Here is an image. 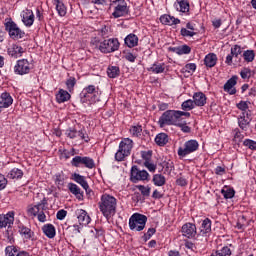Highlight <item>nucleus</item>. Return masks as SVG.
<instances>
[{
    "instance_id": "23",
    "label": "nucleus",
    "mask_w": 256,
    "mask_h": 256,
    "mask_svg": "<svg viewBox=\"0 0 256 256\" xmlns=\"http://www.w3.org/2000/svg\"><path fill=\"white\" fill-rule=\"evenodd\" d=\"M160 22L162 25H179V23H181V20L171 15H163L160 17Z\"/></svg>"
},
{
    "instance_id": "38",
    "label": "nucleus",
    "mask_w": 256,
    "mask_h": 256,
    "mask_svg": "<svg viewBox=\"0 0 256 256\" xmlns=\"http://www.w3.org/2000/svg\"><path fill=\"white\" fill-rule=\"evenodd\" d=\"M153 183L157 187H163V185H165L166 183L165 176H163L162 174H155L153 176Z\"/></svg>"
},
{
    "instance_id": "45",
    "label": "nucleus",
    "mask_w": 256,
    "mask_h": 256,
    "mask_svg": "<svg viewBox=\"0 0 256 256\" xmlns=\"http://www.w3.org/2000/svg\"><path fill=\"white\" fill-rule=\"evenodd\" d=\"M230 53L234 56V59H239V55H241V53H243V50L241 49V47L239 45L236 44L231 48Z\"/></svg>"
},
{
    "instance_id": "43",
    "label": "nucleus",
    "mask_w": 256,
    "mask_h": 256,
    "mask_svg": "<svg viewBox=\"0 0 256 256\" xmlns=\"http://www.w3.org/2000/svg\"><path fill=\"white\" fill-rule=\"evenodd\" d=\"M182 109L183 111H191L192 109H195V102L191 99L184 101L182 103Z\"/></svg>"
},
{
    "instance_id": "13",
    "label": "nucleus",
    "mask_w": 256,
    "mask_h": 256,
    "mask_svg": "<svg viewBox=\"0 0 256 256\" xmlns=\"http://www.w3.org/2000/svg\"><path fill=\"white\" fill-rule=\"evenodd\" d=\"M31 72V63L27 59L18 60L14 66V73L16 75H27Z\"/></svg>"
},
{
    "instance_id": "60",
    "label": "nucleus",
    "mask_w": 256,
    "mask_h": 256,
    "mask_svg": "<svg viewBox=\"0 0 256 256\" xmlns=\"http://www.w3.org/2000/svg\"><path fill=\"white\" fill-rule=\"evenodd\" d=\"M125 59L127 61H130V63H135V59H137V56L133 55V53L129 52L125 55Z\"/></svg>"
},
{
    "instance_id": "8",
    "label": "nucleus",
    "mask_w": 256,
    "mask_h": 256,
    "mask_svg": "<svg viewBox=\"0 0 256 256\" xmlns=\"http://www.w3.org/2000/svg\"><path fill=\"white\" fill-rule=\"evenodd\" d=\"M5 30L8 31L11 39H23L25 37V32L11 18L5 23Z\"/></svg>"
},
{
    "instance_id": "12",
    "label": "nucleus",
    "mask_w": 256,
    "mask_h": 256,
    "mask_svg": "<svg viewBox=\"0 0 256 256\" xmlns=\"http://www.w3.org/2000/svg\"><path fill=\"white\" fill-rule=\"evenodd\" d=\"M130 179L132 183H139V181H149V172H147V170H140L137 166H132Z\"/></svg>"
},
{
    "instance_id": "1",
    "label": "nucleus",
    "mask_w": 256,
    "mask_h": 256,
    "mask_svg": "<svg viewBox=\"0 0 256 256\" xmlns=\"http://www.w3.org/2000/svg\"><path fill=\"white\" fill-rule=\"evenodd\" d=\"M98 207L102 215L109 219L117 213V198L109 194H103L98 202Z\"/></svg>"
},
{
    "instance_id": "55",
    "label": "nucleus",
    "mask_w": 256,
    "mask_h": 256,
    "mask_svg": "<svg viewBox=\"0 0 256 256\" xmlns=\"http://www.w3.org/2000/svg\"><path fill=\"white\" fill-rule=\"evenodd\" d=\"M240 77H242V79H249V77H251V69L249 68L242 69L240 72Z\"/></svg>"
},
{
    "instance_id": "16",
    "label": "nucleus",
    "mask_w": 256,
    "mask_h": 256,
    "mask_svg": "<svg viewBox=\"0 0 256 256\" xmlns=\"http://www.w3.org/2000/svg\"><path fill=\"white\" fill-rule=\"evenodd\" d=\"M182 235L187 239H193L197 235V226L193 223H186L182 226Z\"/></svg>"
},
{
    "instance_id": "50",
    "label": "nucleus",
    "mask_w": 256,
    "mask_h": 256,
    "mask_svg": "<svg viewBox=\"0 0 256 256\" xmlns=\"http://www.w3.org/2000/svg\"><path fill=\"white\" fill-rule=\"evenodd\" d=\"M144 167H147L150 173H155V171H157V165H155L154 163H151V161H145Z\"/></svg>"
},
{
    "instance_id": "27",
    "label": "nucleus",
    "mask_w": 256,
    "mask_h": 256,
    "mask_svg": "<svg viewBox=\"0 0 256 256\" xmlns=\"http://www.w3.org/2000/svg\"><path fill=\"white\" fill-rule=\"evenodd\" d=\"M18 228L20 235H23L24 239H33L35 236V233L31 231V228L23 224H19Z\"/></svg>"
},
{
    "instance_id": "24",
    "label": "nucleus",
    "mask_w": 256,
    "mask_h": 256,
    "mask_svg": "<svg viewBox=\"0 0 256 256\" xmlns=\"http://www.w3.org/2000/svg\"><path fill=\"white\" fill-rule=\"evenodd\" d=\"M175 8L177 11H180V13H189V0H176Z\"/></svg>"
},
{
    "instance_id": "2",
    "label": "nucleus",
    "mask_w": 256,
    "mask_h": 256,
    "mask_svg": "<svg viewBox=\"0 0 256 256\" xmlns=\"http://www.w3.org/2000/svg\"><path fill=\"white\" fill-rule=\"evenodd\" d=\"M93 45H96L101 53H113L119 50L120 43L117 38H111L103 42H99V40L95 39Z\"/></svg>"
},
{
    "instance_id": "44",
    "label": "nucleus",
    "mask_w": 256,
    "mask_h": 256,
    "mask_svg": "<svg viewBox=\"0 0 256 256\" xmlns=\"http://www.w3.org/2000/svg\"><path fill=\"white\" fill-rule=\"evenodd\" d=\"M6 256H17L19 250L15 246H7L5 249Z\"/></svg>"
},
{
    "instance_id": "4",
    "label": "nucleus",
    "mask_w": 256,
    "mask_h": 256,
    "mask_svg": "<svg viewBox=\"0 0 256 256\" xmlns=\"http://www.w3.org/2000/svg\"><path fill=\"white\" fill-rule=\"evenodd\" d=\"M158 125L165 127V125H179L178 110H167L159 118Z\"/></svg>"
},
{
    "instance_id": "64",
    "label": "nucleus",
    "mask_w": 256,
    "mask_h": 256,
    "mask_svg": "<svg viewBox=\"0 0 256 256\" xmlns=\"http://www.w3.org/2000/svg\"><path fill=\"white\" fill-rule=\"evenodd\" d=\"M233 58H235V57H234L233 54L230 52V54H228L227 57H226L225 64H226V65H233Z\"/></svg>"
},
{
    "instance_id": "31",
    "label": "nucleus",
    "mask_w": 256,
    "mask_h": 256,
    "mask_svg": "<svg viewBox=\"0 0 256 256\" xmlns=\"http://www.w3.org/2000/svg\"><path fill=\"white\" fill-rule=\"evenodd\" d=\"M69 99H71V94L66 90L60 89L56 94L57 103H65V101H69Z\"/></svg>"
},
{
    "instance_id": "48",
    "label": "nucleus",
    "mask_w": 256,
    "mask_h": 256,
    "mask_svg": "<svg viewBox=\"0 0 256 256\" xmlns=\"http://www.w3.org/2000/svg\"><path fill=\"white\" fill-rule=\"evenodd\" d=\"M142 131H143V128L141 126H133L130 129V133L133 135V137H141Z\"/></svg>"
},
{
    "instance_id": "40",
    "label": "nucleus",
    "mask_w": 256,
    "mask_h": 256,
    "mask_svg": "<svg viewBox=\"0 0 256 256\" xmlns=\"http://www.w3.org/2000/svg\"><path fill=\"white\" fill-rule=\"evenodd\" d=\"M119 73H121V71L119 70L118 66L108 67L107 75L108 77H110V79H115V77H119Z\"/></svg>"
},
{
    "instance_id": "32",
    "label": "nucleus",
    "mask_w": 256,
    "mask_h": 256,
    "mask_svg": "<svg viewBox=\"0 0 256 256\" xmlns=\"http://www.w3.org/2000/svg\"><path fill=\"white\" fill-rule=\"evenodd\" d=\"M155 143L163 147L169 143V136L166 133H160L155 137Z\"/></svg>"
},
{
    "instance_id": "3",
    "label": "nucleus",
    "mask_w": 256,
    "mask_h": 256,
    "mask_svg": "<svg viewBox=\"0 0 256 256\" xmlns=\"http://www.w3.org/2000/svg\"><path fill=\"white\" fill-rule=\"evenodd\" d=\"M133 149V140L129 138H124L120 144L119 149L115 153V160L116 161H125L126 157H129L131 155V150Z\"/></svg>"
},
{
    "instance_id": "34",
    "label": "nucleus",
    "mask_w": 256,
    "mask_h": 256,
    "mask_svg": "<svg viewBox=\"0 0 256 256\" xmlns=\"http://www.w3.org/2000/svg\"><path fill=\"white\" fill-rule=\"evenodd\" d=\"M207 233H211V219L209 218L203 220L200 228V235H207Z\"/></svg>"
},
{
    "instance_id": "42",
    "label": "nucleus",
    "mask_w": 256,
    "mask_h": 256,
    "mask_svg": "<svg viewBox=\"0 0 256 256\" xmlns=\"http://www.w3.org/2000/svg\"><path fill=\"white\" fill-rule=\"evenodd\" d=\"M211 256H231V249L227 246L223 247L221 250L212 253Z\"/></svg>"
},
{
    "instance_id": "22",
    "label": "nucleus",
    "mask_w": 256,
    "mask_h": 256,
    "mask_svg": "<svg viewBox=\"0 0 256 256\" xmlns=\"http://www.w3.org/2000/svg\"><path fill=\"white\" fill-rule=\"evenodd\" d=\"M192 101L197 107H204L205 103H207V96H205L202 92H196L193 95Z\"/></svg>"
},
{
    "instance_id": "6",
    "label": "nucleus",
    "mask_w": 256,
    "mask_h": 256,
    "mask_svg": "<svg viewBox=\"0 0 256 256\" xmlns=\"http://www.w3.org/2000/svg\"><path fill=\"white\" fill-rule=\"evenodd\" d=\"M145 225H147V216L143 214H133L129 219L131 231H143Z\"/></svg>"
},
{
    "instance_id": "58",
    "label": "nucleus",
    "mask_w": 256,
    "mask_h": 256,
    "mask_svg": "<svg viewBox=\"0 0 256 256\" xmlns=\"http://www.w3.org/2000/svg\"><path fill=\"white\" fill-rule=\"evenodd\" d=\"M176 185H179V187H186L187 185V179L184 177H180L176 180Z\"/></svg>"
},
{
    "instance_id": "21",
    "label": "nucleus",
    "mask_w": 256,
    "mask_h": 256,
    "mask_svg": "<svg viewBox=\"0 0 256 256\" xmlns=\"http://www.w3.org/2000/svg\"><path fill=\"white\" fill-rule=\"evenodd\" d=\"M23 53H25V50L19 45L14 44L8 48V55L10 57H14V59H17V57H22Z\"/></svg>"
},
{
    "instance_id": "11",
    "label": "nucleus",
    "mask_w": 256,
    "mask_h": 256,
    "mask_svg": "<svg viewBox=\"0 0 256 256\" xmlns=\"http://www.w3.org/2000/svg\"><path fill=\"white\" fill-rule=\"evenodd\" d=\"M199 149V142L197 140H188L184 143V148H178L179 157H187V155H191V153H195Z\"/></svg>"
},
{
    "instance_id": "19",
    "label": "nucleus",
    "mask_w": 256,
    "mask_h": 256,
    "mask_svg": "<svg viewBox=\"0 0 256 256\" xmlns=\"http://www.w3.org/2000/svg\"><path fill=\"white\" fill-rule=\"evenodd\" d=\"M249 123H251L249 112H242V114L238 118V125L240 129H242L243 131H247V128L249 127Z\"/></svg>"
},
{
    "instance_id": "41",
    "label": "nucleus",
    "mask_w": 256,
    "mask_h": 256,
    "mask_svg": "<svg viewBox=\"0 0 256 256\" xmlns=\"http://www.w3.org/2000/svg\"><path fill=\"white\" fill-rule=\"evenodd\" d=\"M237 85V76H233L224 84V91H231Z\"/></svg>"
},
{
    "instance_id": "35",
    "label": "nucleus",
    "mask_w": 256,
    "mask_h": 256,
    "mask_svg": "<svg viewBox=\"0 0 256 256\" xmlns=\"http://www.w3.org/2000/svg\"><path fill=\"white\" fill-rule=\"evenodd\" d=\"M8 179H22L23 170L19 168H13L7 175Z\"/></svg>"
},
{
    "instance_id": "25",
    "label": "nucleus",
    "mask_w": 256,
    "mask_h": 256,
    "mask_svg": "<svg viewBox=\"0 0 256 256\" xmlns=\"http://www.w3.org/2000/svg\"><path fill=\"white\" fill-rule=\"evenodd\" d=\"M72 179H73V181H75L76 183L81 185V187H83V189H85L86 193H87V191H89V184L87 183V180H85V176H81V174L74 173L72 175Z\"/></svg>"
},
{
    "instance_id": "52",
    "label": "nucleus",
    "mask_w": 256,
    "mask_h": 256,
    "mask_svg": "<svg viewBox=\"0 0 256 256\" xmlns=\"http://www.w3.org/2000/svg\"><path fill=\"white\" fill-rule=\"evenodd\" d=\"M180 33H181L182 37H195V35H197V33L187 30V28H182L180 30Z\"/></svg>"
},
{
    "instance_id": "18",
    "label": "nucleus",
    "mask_w": 256,
    "mask_h": 256,
    "mask_svg": "<svg viewBox=\"0 0 256 256\" xmlns=\"http://www.w3.org/2000/svg\"><path fill=\"white\" fill-rule=\"evenodd\" d=\"M13 105V98L11 94L4 92L0 95V113L2 109H7V107H11Z\"/></svg>"
},
{
    "instance_id": "61",
    "label": "nucleus",
    "mask_w": 256,
    "mask_h": 256,
    "mask_svg": "<svg viewBox=\"0 0 256 256\" xmlns=\"http://www.w3.org/2000/svg\"><path fill=\"white\" fill-rule=\"evenodd\" d=\"M225 173H226L225 167H223V166H217V167L215 168V174H216V175H225Z\"/></svg>"
},
{
    "instance_id": "56",
    "label": "nucleus",
    "mask_w": 256,
    "mask_h": 256,
    "mask_svg": "<svg viewBox=\"0 0 256 256\" xmlns=\"http://www.w3.org/2000/svg\"><path fill=\"white\" fill-rule=\"evenodd\" d=\"M7 187V178L3 174H0V191H3Z\"/></svg>"
},
{
    "instance_id": "26",
    "label": "nucleus",
    "mask_w": 256,
    "mask_h": 256,
    "mask_svg": "<svg viewBox=\"0 0 256 256\" xmlns=\"http://www.w3.org/2000/svg\"><path fill=\"white\" fill-rule=\"evenodd\" d=\"M68 189H69L70 193H72V195H75V197L79 201H83V192H81V188H79V186H77V184L69 183Z\"/></svg>"
},
{
    "instance_id": "57",
    "label": "nucleus",
    "mask_w": 256,
    "mask_h": 256,
    "mask_svg": "<svg viewBox=\"0 0 256 256\" xmlns=\"http://www.w3.org/2000/svg\"><path fill=\"white\" fill-rule=\"evenodd\" d=\"M56 217L59 221H63V219H65V217H67V211L66 210H59L56 214Z\"/></svg>"
},
{
    "instance_id": "7",
    "label": "nucleus",
    "mask_w": 256,
    "mask_h": 256,
    "mask_svg": "<svg viewBox=\"0 0 256 256\" xmlns=\"http://www.w3.org/2000/svg\"><path fill=\"white\" fill-rule=\"evenodd\" d=\"M111 6L114 7V12L112 13L114 19L129 15V7H127L125 0H115L112 2Z\"/></svg>"
},
{
    "instance_id": "28",
    "label": "nucleus",
    "mask_w": 256,
    "mask_h": 256,
    "mask_svg": "<svg viewBox=\"0 0 256 256\" xmlns=\"http://www.w3.org/2000/svg\"><path fill=\"white\" fill-rule=\"evenodd\" d=\"M124 43L125 45H127V47H129L130 49L133 47H137L138 43H139V37H137V35L135 34H129L128 36H126V38L124 39Z\"/></svg>"
},
{
    "instance_id": "54",
    "label": "nucleus",
    "mask_w": 256,
    "mask_h": 256,
    "mask_svg": "<svg viewBox=\"0 0 256 256\" xmlns=\"http://www.w3.org/2000/svg\"><path fill=\"white\" fill-rule=\"evenodd\" d=\"M141 156L142 159H144V161H151V158L153 157V151L149 150V151H142L141 152Z\"/></svg>"
},
{
    "instance_id": "62",
    "label": "nucleus",
    "mask_w": 256,
    "mask_h": 256,
    "mask_svg": "<svg viewBox=\"0 0 256 256\" xmlns=\"http://www.w3.org/2000/svg\"><path fill=\"white\" fill-rule=\"evenodd\" d=\"M153 199H163V194L159 190H154L152 194Z\"/></svg>"
},
{
    "instance_id": "39",
    "label": "nucleus",
    "mask_w": 256,
    "mask_h": 256,
    "mask_svg": "<svg viewBox=\"0 0 256 256\" xmlns=\"http://www.w3.org/2000/svg\"><path fill=\"white\" fill-rule=\"evenodd\" d=\"M242 57L246 63H253L255 61V51L253 50H246L243 52Z\"/></svg>"
},
{
    "instance_id": "20",
    "label": "nucleus",
    "mask_w": 256,
    "mask_h": 256,
    "mask_svg": "<svg viewBox=\"0 0 256 256\" xmlns=\"http://www.w3.org/2000/svg\"><path fill=\"white\" fill-rule=\"evenodd\" d=\"M76 213L80 225H89L91 223V217L87 214V211L80 209Z\"/></svg>"
},
{
    "instance_id": "51",
    "label": "nucleus",
    "mask_w": 256,
    "mask_h": 256,
    "mask_svg": "<svg viewBox=\"0 0 256 256\" xmlns=\"http://www.w3.org/2000/svg\"><path fill=\"white\" fill-rule=\"evenodd\" d=\"M177 127H181L183 133H191V127L185 124V121H179V124H176Z\"/></svg>"
},
{
    "instance_id": "14",
    "label": "nucleus",
    "mask_w": 256,
    "mask_h": 256,
    "mask_svg": "<svg viewBox=\"0 0 256 256\" xmlns=\"http://www.w3.org/2000/svg\"><path fill=\"white\" fill-rule=\"evenodd\" d=\"M66 137L69 139H77V137H80L82 141H85L86 143H89V136L87 133H85V130L77 131L75 128H68L65 133Z\"/></svg>"
},
{
    "instance_id": "49",
    "label": "nucleus",
    "mask_w": 256,
    "mask_h": 256,
    "mask_svg": "<svg viewBox=\"0 0 256 256\" xmlns=\"http://www.w3.org/2000/svg\"><path fill=\"white\" fill-rule=\"evenodd\" d=\"M237 107L240 109V111H242V113H249V104H247V102L245 101H240L237 104Z\"/></svg>"
},
{
    "instance_id": "53",
    "label": "nucleus",
    "mask_w": 256,
    "mask_h": 256,
    "mask_svg": "<svg viewBox=\"0 0 256 256\" xmlns=\"http://www.w3.org/2000/svg\"><path fill=\"white\" fill-rule=\"evenodd\" d=\"M179 49H180L179 55H189V53H191V47H189L186 44L179 46Z\"/></svg>"
},
{
    "instance_id": "59",
    "label": "nucleus",
    "mask_w": 256,
    "mask_h": 256,
    "mask_svg": "<svg viewBox=\"0 0 256 256\" xmlns=\"http://www.w3.org/2000/svg\"><path fill=\"white\" fill-rule=\"evenodd\" d=\"M183 117L189 118V117H191V113H189V112H183V111H179V110H178V120H179V121H183Z\"/></svg>"
},
{
    "instance_id": "46",
    "label": "nucleus",
    "mask_w": 256,
    "mask_h": 256,
    "mask_svg": "<svg viewBox=\"0 0 256 256\" xmlns=\"http://www.w3.org/2000/svg\"><path fill=\"white\" fill-rule=\"evenodd\" d=\"M75 85H77V79H75V77H70L69 79H67L66 87L68 91H73Z\"/></svg>"
},
{
    "instance_id": "5",
    "label": "nucleus",
    "mask_w": 256,
    "mask_h": 256,
    "mask_svg": "<svg viewBox=\"0 0 256 256\" xmlns=\"http://www.w3.org/2000/svg\"><path fill=\"white\" fill-rule=\"evenodd\" d=\"M46 205L47 199L44 198L40 203L28 209V215L32 217L38 216V221H40V223H45V221H47V216L43 211H45Z\"/></svg>"
},
{
    "instance_id": "30",
    "label": "nucleus",
    "mask_w": 256,
    "mask_h": 256,
    "mask_svg": "<svg viewBox=\"0 0 256 256\" xmlns=\"http://www.w3.org/2000/svg\"><path fill=\"white\" fill-rule=\"evenodd\" d=\"M204 64L206 67H215L217 65V55L215 53H209L204 58Z\"/></svg>"
},
{
    "instance_id": "33",
    "label": "nucleus",
    "mask_w": 256,
    "mask_h": 256,
    "mask_svg": "<svg viewBox=\"0 0 256 256\" xmlns=\"http://www.w3.org/2000/svg\"><path fill=\"white\" fill-rule=\"evenodd\" d=\"M54 3L56 5V10L58 12V15L60 17H65L67 15V7H65V4H63L62 0H54Z\"/></svg>"
},
{
    "instance_id": "36",
    "label": "nucleus",
    "mask_w": 256,
    "mask_h": 256,
    "mask_svg": "<svg viewBox=\"0 0 256 256\" xmlns=\"http://www.w3.org/2000/svg\"><path fill=\"white\" fill-rule=\"evenodd\" d=\"M148 71H152V73H164L165 72V63H154Z\"/></svg>"
},
{
    "instance_id": "29",
    "label": "nucleus",
    "mask_w": 256,
    "mask_h": 256,
    "mask_svg": "<svg viewBox=\"0 0 256 256\" xmlns=\"http://www.w3.org/2000/svg\"><path fill=\"white\" fill-rule=\"evenodd\" d=\"M42 231L48 239H54L56 235L55 226L53 224H46L42 227Z\"/></svg>"
},
{
    "instance_id": "9",
    "label": "nucleus",
    "mask_w": 256,
    "mask_h": 256,
    "mask_svg": "<svg viewBox=\"0 0 256 256\" xmlns=\"http://www.w3.org/2000/svg\"><path fill=\"white\" fill-rule=\"evenodd\" d=\"M97 89L95 88V85H89L88 87L84 88L82 92L80 93V99L82 103H97L99 99H97Z\"/></svg>"
},
{
    "instance_id": "17",
    "label": "nucleus",
    "mask_w": 256,
    "mask_h": 256,
    "mask_svg": "<svg viewBox=\"0 0 256 256\" xmlns=\"http://www.w3.org/2000/svg\"><path fill=\"white\" fill-rule=\"evenodd\" d=\"M21 17L22 23H24L26 27H31L33 23H35V14H33V10L25 9L22 11Z\"/></svg>"
},
{
    "instance_id": "37",
    "label": "nucleus",
    "mask_w": 256,
    "mask_h": 256,
    "mask_svg": "<svg viewBox=\"0 0 256 256\" xmlns=\"http://www.w3.org/2000/svg\"><path fill=\"white\" fill-rule=\"evenodd\" d=\"M221 194L223 195L224 199H233V197H235V190L233 188L225 186L221 190Z\"/></svg>"
},
{
    "instance_id": "47",
    "label": "nucleus",
    "mask_w": 256,
    "mask_h": 256,
    "mask_svg": "<svg viewBox=\"0 0 256 256\" xmlns=\"http://www.w3.org/2000/svg\"><path fill=\"white\" fill-rule=\"evenodd\" d=\"M137 189L140 191V193L144 197H149V195L151 194V188L150 187H145L143 185H138Z\"/></svg>"
},
{
    "instance_id": "63",
    "label": "nucleus",
    "mask_w": 256,
    "mask_h": 256,
    "mask_svg": "<svg viewBox=\"0 0 256 256\" xmlns=\"http://www.w3.org/2000/svg\"><path fill=\"white\" fill-rule=\"evenodd\" d=\"M186 69L189 73L190 71L195 72L197 65L195 63L186 64Z\"/></svg>"
},
{
    "instance_id": "10",
    "label": "nucleus",
    "mask_w": 256,
    "mask_h": 256,
    "mask_svg": "<svg viewBox=\"0 0 256 256\" xmlns=\"http://www.w3.org/2000/svg\"><path fill=\"white\" fill-rule=\"evenodd\" d=\"M72 167H86V169H95V160L87 156H75L71 161Z\"/></svg>"
},
{
    "instance_id": "15",
    "label": "nucleus",
    "mask_w": 256,
    "mask_h": 256,
    "mask_svg": "<svg viewBox=\"0 0 256 256\" xmlns=\"http://www.w3.org/2000/svg\"><path fill=\"white\" fill-rule=\"evenodd\" d=\"M15 223V212L10 211L7 214H0V229L3 227H11Z\"/></svg>"
}]
</instances>
